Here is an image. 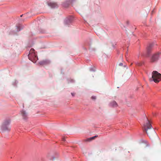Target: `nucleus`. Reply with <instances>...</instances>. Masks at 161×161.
<instances>
[{"instance_id":"6ab92c4d","label":"nucleus","mask_w":161,"mask_h":161,"mask_svg":"<svg viewBox=\"0 0 161 161\" xmlns=\"http://www.w3.org/2000/svg\"><path fill=\"white\" fill-rule=\"evenodd\" d=\"M23 15H21L20 16L21 17H22V16Z\"/></svg>"},{"instance_id":"f257e3e1","label":"nucleus","mask_w":161,"mask_h":161,"mask_svg":"<svg viewBox=\"0 0 161 161\" xmlns=\"http://www.w3.org/2000/svg\"><path fill=\"white\" fill-rule=\"evenodd\" d=\"M143 129L151 138H153V136L156 135L154 130L147 119V121L143 125Z\"/></svg>"},{"instance_id":"7ed1b4c3","label":"nucleus","mask_w":161,"mask_h":161,"mask_svg":"<svg viewBox=\"0 0 161 161\" xmlns=\"http://www.w3.org/2000/svg\"><path fill=\"white\" fill-rule=\"evenodd\" d=\"M10 123V121L8 120L5 121L3 124L2 129L3 130H10V128L9 127V125Z\"/></svg>"},{"instance_id":"dca6fc26","label":"nucleus","mask_w":161,"mask_h":161,"mask_svg":"<svg viewBox=\"0 0 161 161\" xmlns=\"http://www.w3.org/2000/svg\"><path fill=\"white\" fill-rule=\"evenodd\" d=\"M126 23L127 25H128L129 24V22L128 21H126Z\"/></svg>"},{"instance_id":"aec40b11","label":"nucleus","mask_w":161,"mask_h":161,"mask_svg":"<svg viewBox=\"0 0 161 161\" xmlns=\"http://www.w3.org/2000/svg\"><path fill=\"white\" fill-rule=\"evenodd\" d=\"M18 31H20V29H19V30H18Z\"/></svg>"},{"instance_id":"0eeeda50","label":"nucleus","mask_w":161,"mask_h":161,"mask_svg":"<svg viewBox=\"0 0 161 161\" xmlns=\"http://www.w3.org/2000/svg\"><path fill=\"white\" fill-rule=\"evenodd\" d=\"M21 114L23 119H26L27 115V113L25 111L23 110L21 111Z\"/></svg>"},{"instance_id":"1a4fd4ad","label":"nucleus","mask_w":161,"mask_h":161,"mask_svg":"<svg viewBox=\"0 0 161 161\" xmlns=\"http://www.w3.org/2000/svg\"><path fill=\"white\" fill-rule=\"evenodd\" d=\"M48 63V61L47 60H43L42 61H41L39 63V64L41 65H44V64H47Z\"/></svg>"},{"instance_id":"20e7f679","label":"nucleus","mask_w":161,"mask_h":161,"mask_svg":"<svg viewBox=\"0 0 161 161\" xmlns=\"http://www.w3.org/2000/svg\"><path fill=\"white\" fill-rule=\"evenodd\" d=\"M160 54V53H158L153 54L151 58V62H154L157 61L159 58Z\"/></svg>"},{"instance_id":"2eb2a0df","label":"nucleus","mask_w":161,"mask_h":161,"mask_svg":"<svg viewBox=\"0 0 161 161\" xmlns=\"http://www.w3.org/2000/svg\"><path fill=\"white\" fill-rule=\"evenodd\" d=\"M119 65L120 66H122L123 65V64L122 63H120L119 64Z\"/></svg>"},{"instance_id":"39448f33","label":"nucleus","mask_w":161,"mask_h":161,"mask_svg":"<svg viewBox=\"0 0 161 161\" xmlns=\"http://www.w3.org/2000/svg\"><path fill=\"white\" fill-rule=\"evenodd\" d=\"M29 59L33 63L36 62L38 59L35 53H32L31 57H28Z\"/></svg>"},{"instance_id":"f3484780","label":"nucleus","mask_w":161,"mask_h":161,"mask_svg":"<svg viewBox=\"0 0 161 161\" xmlns=\"http://www.w3.org/2000/svg\"><path fill=\"white\" fill-rule=\"evenodd\" d=\"M62 140L63 141H65V138H64V137L63 138Z\"/></svg>"},{"instance_id":"9d476101","label":"nucleus","mask_w":161,"mask_h":161,"mask_svg":"<svg viewBox=\"0 0 161 161\" xmlns=\"http://www.w3.org/2000/svg\"><path fill=\"white\" fill-rule=\"evenodd\" d=\"M35 53V50L34 49H31L29 52V53L28 55V57H31L32 53Z\"/></svg>"},{"instance_id":"6e6552de","label":"nucleus","mask_w":161,"mask_h":161,"mask_svg":"<svg viewBox=\"0 0 161 161\" xmlns=\"http://www.w3.org/2000/svg\"><path fill=\"white\" fill-rule=\"evenodd\" d=\"M110 105L113 107H117L118 106L117 103L114 101L111 102L110 103Z\"/></svg>"},{"instance_id":"423d86ee","label":"nucleus","mask_w":161,"mask_h":161,"mask_svg":"<svg viewBox=\"0 0 161 161\" xmlns=\"http://www.w3.org/2000/svg\"><path fill=\"white\" fill-rule=\"evenodd\" d=\"M47 3L48 5L52 8H57L58 7V4L55 2H48Z\"/></svg>"},{"instance_id":"f8f14e48","label":"nucleus","mask_w":161,"mask_h":161,"mask_svg":"<svg viewBox=\"0 0 161 161\" xmlns=\"http://www.w3.org/2000/svg\"><path fill=\"white\" fill-rule=\"evenodd\" d=\"M143 63L142 62H137L136 63V64L138 66H140Z\"/></svg>"},{"instance_id":"ddd939ff","label":"nucleus","mask_w":161,"mask_h":161,"mask_svg":"<svg viewBox=\"0 0 161 161\" xmlns=\"http://www.w3.org/2000/svg\"><path fill=\"white\" fill-rule=\"evenodd\" d=\"M153 46V44H149L148 46L147 47V49L148 51H149L151 47Z\"/></svg>"},{"instance_id":"f03ea898","label":"nucleus","mask_w":161,"mask_h":161,"mask_svg":"<svg viewBox=\"0 0 161 161\" xmlns=\"http://www.w3.org/2000/svg\"><path fill=\"white\" fill-rule=\"evenodd\" d=\"M151 81H153L155 83H158L161 81V74L156 71H153L152 73V78L150 79Z\"/></svg>"},{"instance_id":"a211bd4d","label":"nucleus","mask_w":161,"mask_h":161,"mask_svg":"<svg viewBox=\"0 0 161 161\" xmlns=\"http://www.w3.org/2000/svg\"><path fill=\"white\" fill-rule=\"evenodd\" d=\"M71 95L73 96H74L75 95V93H71Z\"/></svg>"},{"instance_id":"4468645a","label":"nucleus","mask_w":161,"mask_h":161,"mask_svg":"<svg viewBox=\"0 0 161 161\" xmlns=\"http://www.w3.org/2000/svg\"><path fill=\"white\" fill-rule=\"evenodd\" d=\"M96 98V97L95 96H92L91 97V99L94 100H95Z\"/></svg>"},{"instance_id":"9b49d317","label":"nucleus","mask_w":161,"mask_h":161,"mask_svg":"<svg viewBox=\"0 0 161 161\" xmlns=\"http://www.w3.org/2000/svg\"><path fill=\"white\" fill-rule=\"evenodd\" d=\"M97 136H95L89 138H88L87 139H86V141L90 142L91 141H92V140L94 139L95 138H96Z\"/></svg>"}]
</instances>
